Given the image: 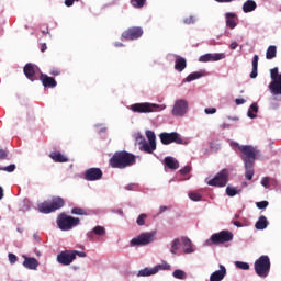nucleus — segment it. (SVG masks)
<instances>
[{"instance_id":"19","label":"nucleus","mask_w":281,"mask_h":281,"mask_svg":"<svg viewBox=\"0 0 281 281\" xmlns=\"http://www.w3.org/2000/svg\"><path fill=\"white\" fill-rule=\"evenodd\" d=\"M49 158L56 164H67L69 162V158L63 155L60 151H52L49 154Z\"/></svg>"},{"instance_id":"47","label":"nucleus","mask_w":281,"mask_h":281,"mask_svg":"<svg viewBox=\"0 0 281 281\" xmlns=\"http://www.w3.org/2000/svg\"><path fill=\"white\" fill-rule=\"evenodd\" d=\"M172 276L176 279L182 280L183 277H184V271H182L180 269H177V270L173 271Z\"/></svg>"},{"instance_id":"36","label":"nucleus","mask_w":281,"mask_h":281,"mask_svg":"<svg viewBox=\"0 0 281 281\" xmlns=\"http://www.w3.org/2000/svg\"><path fill=\"white\" fill-rule=\"evenodd\" d=\"M92 233H94L95 236L102 237L106 235V228H104V226L97 225L93 227Z\"/></svg>"},{"instance_id":"60","label":"nucleus","mask_w":281,"mask_h":281,"mask_svg":"<svg viewBox=\"0 0 281 281\" xmlns=\"http://www.w3.org/2000/svg\"><path fill=\"white\" fill-rule=\"evenodd\" d=\"M238 47V44L237 42H232L231 45H229V49H236Z\"/></svg>"},{"instance_id":"25","label":"nucleus","mask_w":281,"mask_h":281,"mask_svg":"<svg viewBox=\"0 0 281 281\" xmlns=\"http://www.w3.org/2000/svg\"><path fill=\"white\" fill-rule=\"evenodd\" d=\"M135 145L140 146L139 150L143 153H146V149L144 148L146 145H148V143L146 142V137H144V135L142 134H137L135 137Z\"/></svg>"},{"instance_id":"10","label":"nucleus","mask_w":281,"mask_h":281,"mask_svg":"<svg viewBox=\"0 0 281 281\" xmlns=\"http://www.w3.org/2000/svg\"><path fill=\"white\" fill-rule=\"evenodd\" d=\"M142 36H144V29L140 26L128 27L121 35L123 41H137V38H142Z\"/></svg>"},{"instance_id":"20","label":"nucleus","mask_w":281,"mask_h":281,"mask_svg":"<svg viewBox=\"0 0 281 281\" xmlns=\"http://www.w3.org/2000/svg\"><path fill=\"white\" fill-rule=\"evenodd\" d=\"M226 276V268L220 265V270L214 271L210 276V281H222Z\"/></svg>"},{"instance_id":"13","label":"nucleus","mask_w":281,"mask_h":281,"mask_svg":"<svg viewBox=\"0 0 281 281\" xmlns=\"http://www.w3.org/2000/svg\"><path fill=\"white\" fill-rule=\"evenodd\" d=\"M146 137L149 144H145L144 149L145 154L151 155L155 150H157V136L153 131H146Z\"/></svg>"},{"instance_id":"43","label":"nucleus","mask_w":281,"mask_h":281,"mask_svg":"<svg viewBox=\"0 0 281 281\" xmlns=\"http://www.w3.org/2000/svg\"><path fill=\"white\" fill-rule=\"evenodd\" d=\"M235 266L240 269V270H244V271H247L249 270V265L247 262H244V261H236L235 262Z\"/></svg>"},{"instance_id":"14","label":"nucleus","mask_w":281,"mask_h":281,"mask_svg":"<svg viewBox=\"0 0 281 281\" xmlns=\"http://www.w3.org/2000/svg\"><path fill=\"white\" fill-rule=\"evenodd\" d=\"M188 112V102L183 99L177 100L173 105L172 115L183 116Z\"/></svg>"},{"instance_id":"46","label":"nucleus","mask_w":281,"mask_h":281,"mask_svg":"<svg viewBox=\"0 0 281 281\" xmlns=\"http://www.w3.org/2000/svg\"><path fill=\"white\" fill-rule=\"evenodd\" d=\"M131 3L135 8H142L146 4V0H131Z\"/></svg>"},{"instance_id":"9","label":"nucleus","mask_w":281,"mask_h":281,"mask_svg":"<svg viewBox=\"0 0 281 281\" xmlns=\"http://www.w3.org/2000/svg\"><path fill=\"white\" fill-rule=\"evenodd\" d=\"M130 110L133 113L148 114V113H153V112L159 110V104H153V103H148V102L135 103L130 106Z\"/></svg>"},{"instance_id":"35","label":"nucleus","mask_w":281,"mask_h":281,"mask_svg":"<svg viewBox=\"0 0 281 281\" xmlns=\"http://www.w3.org/2000/svg\"><path fill=\"white\" fill-rule=\"evenodd\" d=\"M239 193H241L240 189L237 190L235 187H231V186L226 187V194H227V196L234 198V196H236Z\"/></svg>"},{"instance_id":"34","label":"nucleus","mask_w":281,"mask_h":281,"mask_svg":"<svg viewBox=\"0 0 281 281\" xmlns=\"http://www.w3.org/2000/svg\"><path fill=\"white\" fill-rule=\"evenodd\" d=\"M168 270H170V265L167 263L166 261H164L159 265H156L154 267V272H156V274L159 273V271H168Z\"/></svg>"},{"instance_id":"41","label":"nucleus","mask_w":281,"mask_h":281,"mask_svg":"<svg viewBox=\"0 0 281 281\" xmlns=\"http://www.w3.org/2000/svg\"><path fill=\"white\" fill-rule=\"evenodd\" d=\"M189 199L193 202H200L202 200V195L196 192H190L189 193Z\"/></svg>"},{"instance_id":"55","label":"nucleus","mask_w":281,"mask_h":281,"mask_svg":"<svg viewBox=\"0 0 281 281\" xmlns=\"http://www.w3.org/2000/svg\"><path fill=\"white\" fill-rule=\"evenodd\" d=\"M61 71L59 69H52L49 71V75L50 76H60Z\"/></svg>"},{"instance_id":"31","label":"nucleus","mask_w":281,"mask_h":281,"mask_svg":"<svg viewBox=\"0 0 281 281\" xmlns=\"http://www.w3.org/2000/svg\"><path fill=\"white\" fill-rule=\"evenodd\" d=\"M258 60H259V57L258 55H255L254 58H252V71L250 74V78H257L258 76Z\"/></svg>"},{"instance_id":"32","label":"nucleus","mask_w":281,"mask_h":281,"mask_svg":"<svg viewBox=\"0 0 281 281\" xmlns=\"http://www.w3.org/2000/svg\"><path fill=\"white\" fill-rule=\"evenodd\" d=\"M155 274H156L155 268L146 267L138 271V277H150V276H155Z\"/></svg>"},{"instance_id":"42","label":"nucleus","mask_w":281,"mask_h":281,"mask_svg":"<svg viewBox=\"0 0 281 281\" xmlns=\"http://www.w3.org/2000/svg\"><path fill=\"white\" fill-rule=\"evenodd\" d=\"M271 181H273V179H271L270 177H263L261 179V186L266 189H270Z\"/></svg>"},{"instance_id":"30","label":"nucleus","mask_w":281,"mask_h":281,"mask_svg":"<svg viewBox=\"0 0 281 281\" xmlns=\"http://www.w3.org/2000/svg\"><path fill=\"white\" fill-rule=\"evenodd\" d=\"M257 8V4L254 0H248L243 5V11L245 13L251 12Z\"/></svg>"},{"instance_id":"18","label":"nucleus","mask_w":281,"mask_h":281,"mask_svg":"<svg viewBox=\"0 0 281 281\" xmlns=\"http://www.w3.org/2000/svg\"><path fill=\"white\" fill-rule=\"evenodd\" d=\"M24 261H23V267L29 270H37L40 267V261L34 258V257H27L23 256Z\"/></svg>"},{"instance_id":"48","label":"nucleus","mask_w":281,"mask_h":281,"mask_svg":"<svg viewBox=\"0 0 281 281\" xmlns=\"http://www.w3.org/2000/svg\"><path fill=\"white\" fill-rule=\"evenodd\" d=\"M8 258L11 265L16 263L19 260L18 256L13 252H9Z\"/></svg>"},{"instance_id":"11","label":"nucleus","mask_w":281,"mask_h":281,"mask_svg":"<svg viewBox=\"0 0 281 281\" xmlns=\"http://www.w3.org/2000/svg\"><path fill=\"white\" fill-rule=\"evenodd\" d=\"M228 182V170H221L213 179L207 181V186L210 187H218L224 188Z\"/></svg>"},{"instance_id":"50","label":"nucleus","mask_w":281,"mask_h":281,"mask_svg":"<svg viewBox=\"0 0 281 281\" xmlns=\"http://www.w3.org/2000/svg\"><path fill=\"white\" fill-rule=\"evenodd\" d=\"M195 21L196 19L193 15H190L183 20L184 24H188V25L195 23Z\"/></svg>"},{"instance_id":"29","label":"nucleus","mask_w":281,"mask_h":281,"mask_svg":"<svg viewBox=\"0 0 281 281\" xmlns=\"http://www.w3.org/2000/svg\"><path fill=\"white\" fill-rule=\"evenodd\" d=\"M181 240L183 243V246L186 247L183 252L186 255L192 254L194 251L192 247V241L188 237H182Z\"/></svg>"},{"instance_id":"15","label":"nucleus","mask_w":281,"mask_h":281,"mask_svg":"<svg viewBox=\"0 0 281 281\" xmlns=\"http://www.w3.org/2000/svg\"><path fill=\"white\" fill-rule=\"evenodd\" d=\"M76 260V255L72 251H61L57 256V262L63 266H70Z\"/></svg>"},{"instance_id":"4","label":"nucleus","mask_w":281,"mask_h":281,"mask_svg":"<svg viewBox=\"0 0 281 281\" xmlns=\"http://www.w3.org/2000/svg\"><path fill=\"white\" fill-rule=\"evenodd\" d=\"M271 269L270 258L267 255L260 256L255 261V272L258 277L266 279L269 276Z\"/></svg>"},{"instance_id":"27","label":"nucleus","mask_w":281,"mask_h":281,"mask_svg":"<svg viewBox=\"0 0 281 281\" xmlns=\"http://www.w3.org/2000/svg\"><path fill=\"white\" fill-rule=\"evenodd\" d=\"M254 166L255 164H250V162L245 164V178L248 181H251V179L254 178V175H255Z\"/></svg>"},{"instance_id":"6","label":"nucleus","mask_w":281,"mask_h":281,"mask_svg":"<svg viewBox=\"0 0 281 281\" xmlns=\"http://www.w3.org/2000/svg\"><path fill=\"white\" fill-rule=\"evenodd\" d=\"M234 238V235L232 232L227 229H223L218 233L212 234L211 238L206 240V244L209 246L211 245H223L226 243H231Z\"/></svg>"},{"instance_id":"63","label":"nucleus","mask_w":281,"mask_h":281,"mask_svg":"<svg viewBox=\"0 0 281 281\" xmlns=\"http://www.w3.org/2000/svg\"><path fill=\"white\" fill-rule=\"evenodd\" d=\"M233 224L238 228L243 227V224L239 221H234Z\"/></svg>"},{"instance_id":"62","label":"nucleus","mask_w":281,"mask_h":281,"mask_svg":"<svg viewBox=\"0 0 281 281\" xmlns=\"http://www.w3.org/2000/svg\"><path fill=\"white\" fill-rule=\"evenodd\" d=\"M248 117L251 119V120H254V119H256V114L252 113L251 110H249V111H248Z\"/></svg>"},{"instance_id":"26","label":"nucleus","mask_w":281,"mask_h":281,"mask_svg":"<svg viewBox=\"0 0 281 281\" xmlns=\"http://www.w3.org/2000/svg\"><path fill=\"white\" fill-rule=\"evenodd\" d=\"M269 225V222L267 221V217L265 215H261L259 220L256 222V229L257 231H265Z\"/></svg>"},{"instance_id":"8","label":"nucleus","mask_w":281,"mask_h":281,"mask_svg":"<svg viewBox=\"0 0 281 281\" xmlns=\"http://www.w3.org/2000/svg\"><path fill=\"white\" fill-rule=\"evenodd\" d=\"M238 149L243 154L241 159L245 165L255 164L256 157L258 156V150L250 145L239 146Z\"/></svg>"},{"instance_id":"17","label":"nucleus","mask_w":281,"mask_h":281,"mask_svg":"<svg viewBox=\"0 0 281 281\" xmlns=\"http://www.w3.org/2000/svg\"><path fill=\"white\" fill-rule=\"evenodd\" d=\"M40 80L45 88L55 89L57 87L58 82L54 77H49L46 74H41Z\"/></svg>"},{"instance_id":"57","label":"nucleus","mask_w":281,"mask_h":281,"mask_svg":"<svg viewBox=\"0 0 281 281\" xmlns=\"http://www.w3.org/2000/svg\"><path fill=\"white\" fill-rule=\"evenodd\" d=\"M93 235H95V233L93 231H90L87 233V237L90 241H93Z\"/></svg>"},{"instance_id":"53","label":"nucleus","mask_w":281,"mask_h":281,"mask_svg":"<svg viewBox=\"0 0 281 281\" xmlns=\"http://www.w3.org/2000/svg\"><path fill=\"white\" fill-rule=\"evenodd\" d=\"M204 113H205L206 115H213V114L216 113V109H215V108H206L205 111H204Z\"/></svg>"},{"instance_id":"21","label":"nucleus","mask_w":281,"mask_h":281,"mask_svg":"<svg viewBox=\"0 0 281 281\" xmlns=\"http://www.w3.org/2000/svg\"><path fill=\"white\" fill-rule=\"evenodd\" d=\"M24 76H26L27 80L34 82L36 76V69L33 64H26L23 68Z\"/></svg>"},{"instance_id":"64","label":"nucleus","mask_w":281,"mask_h":281,"mask_svg":"<svg viewBox=\"0 0 281 281\" xmlns=\"http://www.w3.org/2000/svg\"><path fill=\"white\" fill-rule=\"evenodd\" d=\"M135 187V184H127L125 190L127 191H133V188Z\"/></svg>"},{"instance_id":"28","label":"nucleus","mask_w":281,"mask_h":281,"mask_svg":"<svg viewBox=\"0 0 281 281\" xmlns=\"http://www.w3.org/2000/svg\"><path fill=\"white\" fill-rule=\"evenodd\" d=\"M225 18H226V25L231 30L235 29V26L237 25V23H236V14L228 12V13L225 14Z\"/></svg>"},{"instance_id":"59","label":"nucleus","mask_w":281,"mask_h":281,"mask_svg":"<svg viewBox=\"0 0 281 281\" xmlns=\"http://www.w3.org/2000/svg\"><path fill=\"white\" fill-rule=\"evenodd\" d=\"M40 49H41L42 53L47 52V49H48L47 44L46 43L41 44Z\"/></svg>"},{"instance_id":"33","label":"nucleus","mask_w":281,"mask_h":281,"mask_svg":"<svg viewBox=\"0 0 281 281\" xmlns=\"http://www.w3.org/2000/svg\"><path fill=\"white\" fill-rule=\"evenodd\" d=\"M276 56H277V47L274 45L269 46L266 53L267 60H272V58H276Z\"/></svg>"},{"instance_id":"40","label":"nucleus","mask_w":281,"mask_h":281,"mask_svg":"<svg viewBox=\"0 0 281 281\" xmlns=\"http://www.w3.org/2000/svg\"><path fill=\"white\" fill-rule=\"evenodd\" d=\"M198 78H202L201 72H191L187 78L186 82H192V80H198Z\"/></svg>"},{"instance_id":"54","label":"nucleus","mask_w":281,"mask_h":281,"mask_svg":"<svg viewBox=\"0 0 281 281\" xmlns=\"http://www.w3.org/2000/svg\"><path fill=\"white\" fill-rule=\"evenodd\" d=\"M8 159V151L4 149H0V160H7Z\"/></svg>"},{"instance_id":"49","label":"nucleus","mask_w":281,"mask_h":281,"mask_svg":"<svg viewBox=\"0 0 281 281\" xmlns=\"http://www.w3.org/2000/svg\"><path fill=\"white\" fill-rule=\"evenodd\" d=\"M257 209L259 210H265L269 206V202L268 201H260L256 203Z\"/></svg>"},{"instance_id":"3","label":"nucleus","mask_w":281,"mask_h":281,"mask_svg":"<svg viewBox=\"0 0 281 281\" xmlns=\"http://www.w3.org/2000/svg\"><path fill=\"white\" fill-rule=\"evenodd\" d=\"M81 223V220L79 217H74L70 215H67L66 213H61L57 218V225L60 231L63 232H69L72 228L79 226Z\"/></svg>"},{"instance_id":"51","label":"nucleus","mask_w":281,"mask_h":281,"mask_svg":"<svg viewBox=\"0 0 281 281\" xmlns=\"http://www.w3.org/2000/svg\"><path fill=\"white\" fill-rule=\"evenodd\" d=\"M72 255H75V259H77V256L80 257V258H86L87 257V252L78 251V250H72Z\"/></svg>"},{"instance_id":"23","label":"nucleus","mask_w":281,"mask_h":281,"mask_svg":"<svg viewBox=\"0 0 281 281\" xmlns=\"http://www.w3.org/2000/svg\"><path fill=\"white\" fill-rule=\"evenodd\" d=\"M165 166L170 170H178L179 169V162L173 157H165L164 159Z\"/></svg>"},{"instance_id":"12","label":"nucleus","mask_w":281,"mask_h":281,"mask_svg":"<svg viewBox=\"0 0 281 281\" xmlns=\"http://www.w3.org/2000/svg\"><path fill=\"white\" fill-rule=\"evenodd\" d=\"M103 176L104 173L100 168H89L83 173L85 180L89 182L100 181Z\"/></svg>"},{"instance_id":"39","label":"nucleus","mask_w":281,"mask_h":281,"mask_svg":"<svg viewBox=\"0 0 281 281\" xmlns=\"http://www.w3.org/2000/svg\"><path fill=\"white\" fill-rule=\"evenodd\" d=\"M179 246H180V240L179 238H176L172 243H171V249H170V252L172 255H177V251L179 249Z\"/></svg>"},{"instance_id":"45","label":"nucleus","mask_w":281,"mask_h":281,"mask_svg":"<svg viewBox=\"0 0 281 281\" xmlns=\"http://www.w3.org/2000/svg\"><path fill=\"white\" fill-rule=\"evenodd\" d=\"M270 76H271V80L272 81H274V80H278V78H279V69H278V67H276V68H272L271 70H270Z\"/></svg>"},{"instance_id":"37","label":"nucleus","mask_w":281,"mask_h":281,"mask_svg":"<svg viewBox=\"0 0 281 281\" xmlns=\"http://www.w3.org/2000/svg\"><path fill=\"white\" fill-rule=\"evenodd\" d=\"M72 215H79V216H88V211L82 207H74L71 209Z\"/></svg>"},{"instance_id":"61","label":"nucleus","mask_w":281,"mask_h":281,"mask_svg":"<svg viewBox=\"0 0 281 281\" xmlns=\"http://www.w3.org/2000/svg\"><path fill=\"white\" fill-rule=\"evenodd\" d=\"M235 102H236V105L245 104V100L244 99H236Z\"/></svg>"},{"instance_id":"44","label":"nucleus","mask_w":281,"mask_h":281,"mask_svg":"<svg viewBox=\"0 0 281 281\" xmlns=\"http://www.w3.org/2000/svg\"><path fill=\"white\" fill-rule=\"evenodd\" d=\"M15 169H16V166L14 164L9 165V166L3 167V168L0 167V171H4V172H8V173L14 172Z\"/></svg>"},{"instance_id":"7","label":"nucleus","mask_w":281,"mask_h":281,"mask_svg":"<svg viewBox=\"0 0 281 281\" xmlns=\"http://www.w3.org/2000/svg\"><path fill=\"white\" fill-rule=\"evenodd\" d=\"M156 236H157V232L156 231L142 233L137 237L131 239V246L132 247H135V246H148L153 241H155V237Z\"/></svg>"},{"instance_id":"58","label":"nucleus","mask_w":281,"mask_h":281,"mask_svg":"<svg viewBox=\"0 0 281 281\" xmlns=\"http://www.w3.org/2000/svg\"><path fill=\"white\" fill-rule=\"evenodd\" d=\"M249 111H251V112H254V113H257V112H258V105H257V103H252Z\"/></svg>"},{"instance_id":"56","label":"nucleus","mask_w":281,"mask_h":281,"mask_svg":"<svg viewBox=\"0 0 281 281\" xmlns=\"http://www.w3.org/2000/svg\"><path fill=\"white\" fill-rule=\"evenodd\" d=\"M75 1L78 2V1H80V0H65L64 3H65L66 7H72V5L75 4Z\"/></svg>"},{"instance_id":"1","label":"nucleus","mask_w":281,"mask_h":281,"mask_svg":"<svg viewBox=\"0 0 281 281\" xmlns=\"http://www.w3.org/2000/svg\"><path fill=\"white\" fill-rule=\"evenodd\" d=\"M137 162V157L132 153L126 150H121L114 153V155L110 159V167L113 169H126L128 167L135 166Z\"/></svg>"},{"instance_id":"5","label":"nucleus","mask_w":281,"mask_h":281,"mask_svg":"<svg viewBox=\"0 0 281 281\" xmlns=\"http://www.w3.org/2000/svg\"><path fill=\"white\" fill-rule=\"evenodd\" d=\"M159 139L164 146H168L170 144H176V145H183L187 146L188 142L181 137V135L177 132H162L159 134Z\"/></svg>"},{"instance_id":"22","label":"nucleus","mask_w":281,"mask_h":281,"mask_svg":"<svg viewBox=\"0 0 281 281\" xmlns=\"http://www.w3.org/2000/svg\"><path fill=\"white\" fill-rule=\"evenodd\" d=\"M269 89L273 95H281V74L279 75L278 79L269 85Z\"/></svg>"},{"instance_id":"52","label":"nucleus","mask_w":281,"mask_h":281,"mask_svg":"<svg viewBox=\"0 0 281 281\" xmlns=\"http://www.w3.org/2000/svg\"><path fill=\"white\" fill-rule=\"evenodd\" d=\"M190 172H191V167L190 166H186L182 169H180V175L181 176H187Z\"/></svg>"},{"instance_id":"38","label":"nucleus","mask_w":281,"mask_h":281,"mask_svg":"<svg viewBox=\"0 0 281 281\" xmlns=\"http://www.w3.org/2000/svg\"><path fill=\"white\" fill-rule=\"evenodd\" d=\"M146 220H148V214L142 213L138 215L136 223L138 226H144L146 225Z\"/></svg>"},{"instance_id":"2","label":"nucleus","mask_w":281,"mask_h":281,"mask_svg":"<svg viewBox=\"0 0 281 281\" xmlns=\"http://www.w3.org/2000/svg\"><path fill=\"white\" fill-rule=\"evenodd\" d=\"M66 202L61 196H54L52 200H47L38 204V212L42 214H52L61 210Z\"/></svg>"},{"instance_id":"16","label":"nucleus","mask_w":281,"mask_h":281,"mask_svg":"<svg viewBox=\"0 0 281 281\" xmlns=\"http://www.w3.org/2000/svg\"><path fill=\"white\" fill-rule=\"evenodd\" d=\"M224 58H225L224 53H215V54L207 53L205 55L200 56L199 63H216L217 60H224Z\"/></svg>"},{"instance_id":"24","label":"nucleus","mask_w":281,"mask_h":281,"mask_svg":"<svg viewBox=\"0 0 281 281\" xmlns=\"http://www.w3.org/2000/svg\"><path fill=\"white\" fill-rule=\"evenodd\" d=\"M186 67H187V60H186V58H183V57L177 55V56H176V61H175V69H176V71L181 72L182 70L186 69Z\"/></svg>"}]
</instances>
